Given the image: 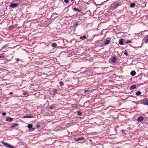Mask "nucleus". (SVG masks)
I'll return each mask as SVG.
<instances>
[{"mask_svg": "<svg viewBox=\"0 0 148 148\" xmlns=\"http://www.w3.org/2000/svg\"><path fill=\"white\" fill-rule=\"evenodd\" d=\"M6 113H5V112H3V113H2V115H3V116H5V115H6Z\"/></svg>", "mask_w": 148, "mask_h": 148, "instance_id": "nucleus-29", "label": "nucleus"}, {"mask_svg": "<svg viewBox=\"0 0 148 148\" xmlns=\"http://www.w3.org/2000/svg\"><path fill=\"white\" fill-rule=\"evenodd\" d=\"M24 95H25V92H24Z\"/></svg>", "mask_w": 148, "mask_h": 148, "instance_id": "nucleus-35", "label": "nucleus"}, {"mask_svg": "<svg viewBox=\"0 0 148 148\" xmlns=\"http://www.w3.org/2000/svg\"><path fill=\"white\" fill-rule=\"evenodd\" d=\"M119 43L121 45H122L123 44V42L122 39H120Z\"/></svg>", "mask_w": 148, "mask_h": 148, "instance_id": "nucleus-13", "label": "nucleus"}, {"mask_svg": "<svg viewBox=\"0 0 148 148\" xmlns=\"http://www.w3.org/2000/svg\"><path fill=\"white\" fill-rule=\"evenodd\" d=\"M86 38V36H83L82 37V39H83V38Z\"/></svg>", "mask_w": 148, "mask_h": 148, "instance_id": "nucleus-30", "label": "nucleus"}, {"mask_svg": "<svg viewBox=\"0 0 148 148\" xmlns=\"http://www.w3.org/2000/svg\"><path fill=\"white\" fill-rule=\"evenodd\" d=\"M16 60L17 62H18L19 61V59L18 58H16Z\"/></svg>", "mask_w": 148, "mask_h": 148, "instance_id": "nucleus-31", "label": "nucleus"}, {"mask_svg": "<svg viewBox=\"0 0 148 148\" xmlns=\"http://www.w3.org/2000/svg\"><path fill=\"white\" fill-rule=\"evenodd\" d=\"M57 45V44L55 42L52 43L51 44L52 47H55Z\"/></svg>", "mask_w": 148, "mask_h": 148, "instance_id": "nucleus-16", "label": "nucleus"}, {"mask_svg": "<svg viewBox=\"0 0 148 148\" xmlns=\"http://www.w3.org/2000/svg\"><path fill=\"white\" fill-rule=\"evenodd\" d=\"M78 25V24L77 23H76L75 25Z\"/></svg>", "mask_w": 148, "mask_h": 148, "instance_id": "nucleus-34", "label": "nucleus"}, {"mask_svg": "<svg viewBox=\"0 0 148 148\" xmlns=\"http://www.w3.org/2000/svg\"><path fill=\"white\" fill-rule=\"evenodd\" d=\"M136 74V72L135 71H133L131 72V75L132 76H134Z\"/></svg>", "mask_w": 148, "mask_h": 148, "instance_id": "nucleus-12", "label": "nucleus"}, {"mask_svg": "<svg viewBox=\"0 0 148 148\" xmlns=\"http://www.w3.org/2000/svg\"><path fill=\"white\" fill-rule=\"evenodd\" d=\"M136 88V86L135 85H132L130 87V89H134Z\"/></svg>", "mask_w": 148, "mask_h": 148, "instance_id": "nucleus-14", "label": "nucleus"}, {"mask_svg": "<svg viewBox=\"0 0 148 148\" xmlns=\"http://www.w3.org/2000/svg\"><path fill=\"white\" fill-rule=\"evenodd\" d=\"M60 85L61 86H62L64 85V83L62 82H60L59 83Z\"/></svg>", "mask_w": 148, "mask_h": 148, "instance_id": "nucleus-22", "label": "nucleus"}, {"mask_svg": "<svg viewBox=\"0 0 148 148\" xmlns=\"http://www.w3.org/2000/svg\"><path fill=\"white\" fill-rule=\"evenodd\" d=\"M1 125V124L0 123V125Z\"/></svg>", "mask_w": 148, "mask_h": 148, "instance_id": "nucleus-36", "label": "nucleus"}, {"mask_svg": "<svg viewBox=\"0 0 148 148\" xmlns=\"http://www.w3.org/2000/svg\"><path fill=\"white\" fill-rule=\"evenodd\" d=\"M148 42V37H147L146 38V39H145V43H147V42Z\"/></svg>", "mask_w": 148, "mask_h": 148, "instance_id": "nucleus-24", "label": "nucleus"}, {"mask_svg": "<svg viewBox=\"0 0 148 148\" xmlns=\"http://www.w3.org/2000/svg\"><path fill=\"white\" fill-rule=\"evenodd\" d=\"M40 125L39 124H38L36 125V127H37V128H38L39 127H40Z\"/></svg>", "mask_w": 148, "mask_h": 148, "instance_id": "nucleus-28", "label": "nucleus"}, {"mask_svg": "<svg viewBox=\"0 0 148 148\" xmlns=\"http://www.w3.org/2000/svg\"><path fill=\"white\" fill-rule=\"evenodd\" d=\"M55 107V105H52L51 106L50 108L51 109H52L54 107Z\"/></svg>", "mask_w": 148, "mask_h": 148, "instance_id": "nucleus-23", "label": "nucleus"}, {"mask_svg": "<svg viewBox=\"0 0 148 148\" xmlns=\"http://www.w3.org/2000/svg\"><path fill=\"white\" fill-rule=\"evenodd\" d=\"M1 143L5 146V147L8 148H14V147L12 145L8 143H6L2 141Z\"/></svg>", "mask_w": 148, "mask_h": 148, "instance_id": "nucleus-2", "label": "nucleus"}, {"mask_svg": "<svg viewBox=\"0 0 148 148\" xmlns=\"http://www.w3.org/2000/svg\"><path fill=\"white\" fill-rule=\"evenodd\" d=\"M73 10H74L76 11L80 12L81 11V10H80L79 9H78L76 8H73Z\"/></svg>", "mask_w": 148, "mask_h": 148, "instance_id": "nucleus-18", "label": "nucleus"}, {"mask_svg": "<svg viewBox=\"0 0 148 148\" xmlns=\"http://www.w3.org/2000/svg\"><path fill=\"white\" fill-rule=\"evenodd\" d=\"M126 43H132V41L130 40H128L126 41Z\"/></svg>", "mask_w": 148, "mask_h": 148, "instance_id": "nucleus-21", "label": "nucleus"}, {"mask_svg": "<svg viewBox=\"0 0 148 148\" xmlns=\"http://www.w3.org/2000/svg\"><path fill=\"white\" fill-rule=\"evenodd\" d=\"M34 116H32V115H29L28 116H25L23 117V118H34Z\"/></svg>", "mask_w": 148, "mask_h": 148, "instance_id": "nucleus-11", "label": "nucleus"}, {"mask_svg": "<svg viewBox=\"0 0 148 148\" xmlns=\"http://www.w3.org/2000/svg\"><path fill=\"white\" fill-rule=\"evenodd\" d=\"M124 54L126 56H128V53L127 52V51H125L124 53Z\"/></svg>", "mask_w": 148, "mask_h": 148, "instance_id": "nucleus-26", "label": "nucleus"}, {"mask_svg": "<svg viewBox=\"0 0 148 148\" xmlns=\"http://www.w3.org/2000/svg\"><path fill=\"white\" fill-rule=\"evenodd\" d=\"M135 5V4L134 3H131L130 5V6L131 8L134 7Z\"/></svg>", "mask_w": 148, "mask_h": 148, "instance_id": "nucleus-19", "label": "nucleus"}, {"mask_svg": "<svg viewBox=\"0 0 148 148\" xmlns=\"http://www.w3.org/2000/svg\"><path fill=\"white\" fill-rule=\"evenodd\" d=\"M144 119V117L143 116H140L137 119V121H143Z\"/></svg>", "mask_w": 148, "mask_h": 148, "instance_id": "nucleus-8", "label": "nucleus"}, {"mask_svg": "<svg viewBox=\"0 0 148 148\" xmlns=\"http://www.w3.org/2000/svg\"><path fill=\"white\" fill-rule=\"evenodd\" d=\"M18 123H14L11 126V127L12 128H13L18 126Z\"/></svg>", "mask_w": 148, "mask_h": 148, "instance_id": "nucleus-9", "label": "nucleus"}, {"mask_svg": "<svg viewBox=\"0 0 148 148\" xmlns=\"http://www.w3.org/2000/svg\"><path fill=\"white\" fill-rule=\"evenodd\" d=\"M5 58V57L4 56H0V58Z\"/></svg>", "mask_w": 148, "mask_h": 148, "instance_id": "nucleus-27", "label": "nucleus"}, {"mask_svg": "<svg viewBox=\"0 0 148 148\" xmlns=\"http://www.w3.org/2000/svg\"><path fill=\"white\" fill-rule=\"evenodd\" d=\"M13 93V92H10V94H12Z\"/></svg>", "mask_w": 148, "mask_h": 148, "instance_id": "nucleus-32", "label": "nucleus"}, {"mask_svg": "<svg viewBox=\"0 0 148 148\" xmlns=\"http://www.w3.org/2000/svg\"><path fill=\"white\" fill-rule=\"evenodd\" d=\"M82 37H80V39H82Z\"/></svg>", "mask_w": 148, "mask_h": 148, "instance_id": "nucleus-33", "label": "nucleus"}, {"mask_svg": "<svg viewBox=\"0 0 148 148\" xmlns=\"http://www.w3.org/2000/svg\"><path fill=\"white\" fill-rule=\"evenodd\" d=\"M140 102L141 104L148 106V99H145L141 100Z\"/></svg>", "mask_w": 148, "mask_h": 148, "instance_id": "nucleus-3", "label": "nucleus"}, {"mask_svg": "<svg viewBox=\"0 0 148 148\" xmlns=\"http://www.w3.org/2000/svg\"><path fill=\"white\" fill-rule=\"evenodd\" d=\"M84 139V137L82 138H75V140L76 141H79L82 140H83Z\"/></svg>", "mask_w": 148, "mask_h": 148, "instance_id": "nucleus-7", "label": "nucleus"}, {"mask_svg": "<svg viewBox=\"0 0 148 148\" xmlns=\"http://www.w3.org/2000/svg\"><path fill=\"white\" fill-rule=\"evenodd\" d=\"M121 4V3H119L115 4H112L110 6V8L112 10H114L118 6L120 5Z\"/></svg>", "mask_w": 148, "mask_h": 148, "instance_id": "nucleus-1", "label": "nucleus"}, {"mask_svg": "<svg viewBox=\"0 0 148 148\" xmlns=\"http://www.w3.org/2000/svg\"><path fill=\"white\" fill-rule=\"evenodd\" d=\"M64 1L66 3H68L69 2V0H64Z\"/></svg>", "mask_w": 148, "mask_h": 148, "instance_id": "nucleus-25", "label": "nucleus"}, {"mask_svg": "<svg viewBox=\"0 0 148 148\" xmlns=\"http://www.w3.org/2000/svg\"><path fill=\"white\" fill-rule=\"evenodd\" d=\"M27 127L28 128L31 129L30 130H31V131H33L35 130V128H32L33 125L32 124H28L27 125Z\"/></svg>", "mask_w": 148, "mask_h": 148, "instance_id": "nucleus-4", "label": "nucleus"}, {"mask_svg": "<svg viewBox=\"0 0 148 148\" xmlns=\"http://www.w3.org/2000/svg\"><path fill=\"white\" fill-rule=\"evenodd\" d=\"M71 1H73V0H71Z\"/></svg>", "mask_w": 148, "mask_h": 148, "instance_id": "nucleus-37", "label": "nucleus"}, {"mask_svg": "<svg viewBox=\"0 0 148 148\" xmlns=\"http://www.w3.org/2000/svg\"><path fill=\"white\" fill-rule=\"evenodd\" d=\"M13 120V118L10 117H8L6 119V121H8L11 122Z\"/></svg>", "mask_w": 148, "mask_h": 148, "instance_id": "nucleus-10", "label": "nucleus"}, {"mask_svg": "<svg viewBox=\"0 0 148 148\" xmlns=\"http://www.w3.org/2000/svg\"><path fill=\"white\" fill-rule=\"evenodd\" d=\"M18 4L17 3H12L10 6V7L11 8H15L17 7L18 5Z\"/></svg>", "mask_w": 148, "mask_h": 148, "instance_id": "nucleus-6", "label": "nucleus"}, {"mask_svg": "<svg viewBox=\"0 0 148 148\" xmlns=\"http://www.w3.org/2000/svg\"><path fill=\"white\" fill-rule=\"evenodd\" d=\"M111 61L113 63H115L116 62V58L115 56H114L111 57Z\"/></svg>", "mask_w": 148, "mask_h": 148, "instance_id": "nucleus-5", "label": "nucleus"}, {"mask_svg": "<svg viewBox=\"0 0 148 148\" xmlns=\"http://www.w3.org/2000/svg\"><path fill=\"white\" fill-rule=\"evenodd\" d=\"M110 42V41L109 40H107L104 42V44L106 45H108Z\"/></svg>", "mask_w": 148, "mask_h": 148, "instance_id": "nucleus-15", "label": "nucleus"}, {"mask_svg": "<svg viewBox=\"0 0 148 148\" xmlns=\"http://www.w3.org/2000/svg\"><path fill=\"white\" fill-rule=\"evenodd\" d=\"M77 114L79 116H81L82 115V113L80 111H78L77 112Z\"/></svg>", "mask_w": 148, "mask_h": 148, "instance_id": "nucleus-20", "label": "nucleus"}, {"mask_svg": "<svg viewBox=\"0 0 148 148\" xmlns=\"http://www.w3.org/2000/svg\"><path fill=\"white\" fill-rule=\"evenodd\" d=\"M141 92L140 91H138L136 92V95L138 96L141 94Z\"/></svg>", "mask_w": 148, "mask_h": 148, "instance_id": "nucleus-17", "label": "nucleus"}]
</instances>
